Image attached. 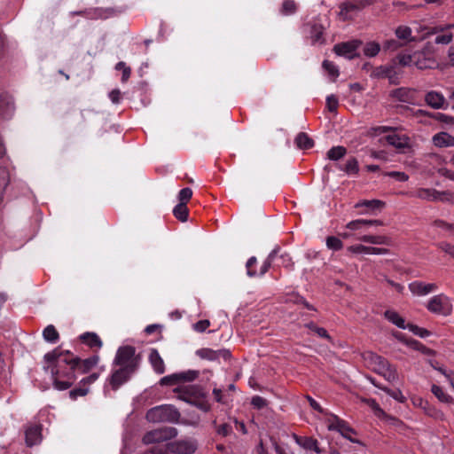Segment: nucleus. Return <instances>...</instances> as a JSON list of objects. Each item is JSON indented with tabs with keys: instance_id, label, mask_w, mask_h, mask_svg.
Returning <instances> with one entry per match:
<instances>
[{
	"instance_id": "nucleus-53",
	"label": "nucleus",
	"mask_w": 454,
	"mask_h": 454,
	"mask_svg": "<svg viewBox=\"0 0 454 454\" xmlns=\"http://www.w3.org/2000/svg\"><path fill=\"white\" fill-rule=\"evenodd\" d=\"M385 176L393 177L398 182H405L409 179V176L406 173L400 171L387 172Z\"/></svg>"
},
{
	"instance_id": "nucleus-2",
	"label": "nucleus",
	"mask_w": 454,
	"mask_h": 454,
	"mask_svg": "<svg viewBox=\"0 0 454 454\" xmlns=\"http://www.w3.org/2000/svg\"><path fill=\"white\" fill-rule=\"evenodd\" d=\"M279 252L280 247L277 246L263 261L259 272L253 269V267L257 263V258L255 256H251L246 262L247 275L249 278L262 277L272 266L273 261L277 256H279L282 266L289 267L293 265L290 255L286 253L279 254Z\"/></svg>"
},
{
	"instance_id": "nucleus-1",
	"label": "nucleus",
	"mask_w": 454,
	"mask_h": 454,
	"mask_svg": "<svg viewBox=\"0 0 454 454\" xmlns=\"http://www.w3.org/2000/svg\"><path fill=\"white\" fill-rule=\"evenodd\" d=\"M69 355H71L69 350H61L59 347L54 348L51 352L45 354L43 358L46 363H54V365L51 369L52 377H61L74 383L76 380L75 372H77V370L71 369V366L66 368L65 366L67 365L63 362L65 358H70Z\"/></svg>"
},
{
	"instance_id": "nucleus-17",
	"label": "nucleus",
	"mask_w": 454,
	"mask_h": 454,
	"mask_svg": "<svg viewBox=\"0 0 454 454\" xmlns=\"http://www.w3.org/2000/svg\"><path fill=\"white\" fill-rule=\"evenodd\" d=\"M14 102L10 95L0 96V115L4 118H10L14 113Z\"/></svg>"
},
{
	"instance_id": "nucleus-10",
	"label": "nucleus",
	"mask_w": 454,
	"mask_h": 454,
	"mask_svg": "<svg viewBox=\"0 0 454 454\" xmlns=\"http://www.w3.org/2000/svg\"><path fill=\"white\" fill-rule=\"evenodd\" d=\"M198 448V442L193 438H185L168 444V450L173 454H192Z\"/></svg>"
},
{
	"instance_id": "nucleus-51",
	"label": "nucleus",
	"mask_w": 454,
	"mask_h": 454,
	"mask_svg": "<svg viewBox=\"0 0 454 454\" xmlns=\"http://www.w3.org/2000/svg\"><path fill=\"white\" fill-rule=\"evenodd\" d=\"M192 196V191L191 188L186 187L182 189L178 193V199L180 200L179 203H184L186 205V203L190 200Z\"/></svg>"
},
{
	"instance_id": "nucleus-44",
	"label": "nucleus",
	"mask_w": 454,
	"mask_h": 454,
	"mask_svg": "<svg viewBox=\"0 0 454 454\" xmlns=\"http://www.w3.org/2000/svg\"><path fill=\"white\" fill-rule=\"evenodd\" d=\"M407 329H409L411 333H413L415 335H418L421 338H426L430 335V332L427 331L425 328H421L416 325L413 324H408Z\"/></svg>"
},
{
	"instance_id": "nucleus-22",
	"label": "nucleus",
	"mask_w": 454,
	"mask_h": 454,
	"mask_svg": "<svg viewBox=\"0 0 454 454\" xmlns=\"http://www.w3.org/2000/svg\"><path fill=\"white\" fill-rule=\"evenodd\" d=\"M358 239L363 242L374 244V245H385V246L392 245L391 238L385 236V235H364V236L358 238Z\"/></svg>"
},
{
	"instance_id": "nucleus-63",
	"label": "nucleus",
	"mask_w": 454,
	"mask_h": 454,
	"mask_svg": "<svg viewBox=\"0 0 454 454\" xmlns=\"http://www.w3.org/2000/svg\"><path fill=\"white\" fill-rule=\"evenodd\" d=\"M434 224L446 231H454V224L446 223L442 220H436L434 221Z\"/></svg>"
},
{
	"instance_id": "nucleus-25",
	"label": "nucleus",
	"mask_w": 454,
	"mask_h": 454,
	"mask_svg": "<svg viewBox=\"0 0 454 454\" xmlns=\"http://www.w3.org/2000/svg\"><path fill=\"white\" fill-rule=\"evenodd\" d=\"M386 140L390 145H393L396 149L409 147V138L405 136L401 137L396 134L387 135Z\"/></svg>"
},
{
	"instance_id": "nucleus-7",
	"label": "nucleus",
	"mask_w": 454,
	"mask_h": 454,
	"mask_svg": "<svg viewBox=\"0 0 454 454\" xmlns=\"http://www.w3.org/2000/svg\"><path fill=\"white\" fill-rule=\"evenodd\" d=\"M177 435V429L173 427H163L147 432L143 436L145 444L162 442L175 438Z\"/></svg>"
},
{
	"instance_id": "nucleus-55",
	"label": "nucleus",
	"mask_w": 454,
	"mask_h": 454,
	"mask_svg": "<svg viewBox=\"0 0 454 454\" xmlns=\"http://www.w3.org/2000/svg\"><path fill=\"white\" fill-rule=\"evenodd\" d=\"M251 404L256 409H262L267 405V401L263 397L260 395H255L252 397Z\"/></svg>"
},
{
	"instance_id": "nucleus-41",
	"label": "nucleus",
	"mask_w": 454,
	"mask_h": 454,
	"mask_svg": "<svg viewBox=\"0 0 454 454\" xmlns=\"http://www.w3.org/2000/svg\"><path fill=\"white\" fill-rule=\"evenodd\" d=\"M53 386L58 390H66L69 388L73 383L70 380H65L61 377H52Z\"/></svg>"
},
{
	"instance_id": "nucleus-54",
	"label": "nucleus",
	"mask_w": 454,
	"mask_h": 454,
	"mask_svg": "<svg viewBox=\"0 0 454 454\" xmlns=\"http://www.w3.org/2000/svg\"><path fill=\"white\" fill-rule=\"evenodd\" d=\"M436 200L443 201V202H453L454 194L449 191L439 192L438 196L436 197Z\"/></svg>"
},
{
	"instance_id": "nucleus-21",
	"label": "nucleus",
	"mask_w": 454,
	"mask_h": 454,
	"mask_svg": "<svg viewBox=\"0 0 454 454\" xmlns=\"http://www.w3.org/2000/svg\"><path fill=\"white\" fill-rule=\"evenodd\" d=\"M414 65L421 70L433 68L435 65V60L432 58H427L424 52L417 51L415 52Z\"/></svg>"
},
{
	"instance_id": "nucleus-3",
	"label": "nucleus",
	"mask_w": 454,
	"mask_h": 454,
	"mask_svg": "<svg viewBox=\"0 0 454 454\" xmlns=\"http://www.w3.org/2000/svg\"><path fill=\"white\" fill-rule=\"evenodd\" d=\"M177 398L190 403L203 411H208L210 405L207 401V395L203 388L199 385H189L175 389Z\"/></svg>"
},
{
	"instance_id": "nucleus-39",
	"label": "nucleus",
	"mask_w": 454,
	"mask_h": 454,
	"mask_svg": "<svg viewBox=\"0 0 454 454\" xmlns=\"http://www.w3.org/2000/svg\"><path fill=\"white\" fill-rule=\"evenodd\" d=\"M395 35L399 39H406L409 41H414L411 37V29L406 26H400L395 29Z\"/></svg>"
},
{
	"instance_id": "nucleus-58",
	"label": "nucleus",
	"mask_w": 454,
	"mask_h": 454,
	"mask_svg": "<svg viewBox=\"0 0 454 454\" xmlns=\"http://www.w3.org/2000/svg\"><path fill=\"white\" fill-rule=\"evenodd\" d=\"M210 325L207 319L200 320L193 325V329L199 333L204 332Z\"/></svg>"
},
{
	"instance_id": "nucleus-30",
	"label": "nucleus",
	"mask_w": 454,
	"mask_h": 454,
	"mask_svg": "<svg viewBox=\"0 0 454 454\" xmlns=\"http://www.w3.org/2000/svg\"><path fill=\"white\" fill-rule=\"evenodd\" d=\"M174 375L175 379L176 380V383L190 382L196 380L199 377L200 372L196 370H188L186 372L174 373Z\"/></svg>"
},
{
	"instance_id": "nucleus-35",
	"label": "nucleus",
	"mask_w": 454,
	"mask_h": 454,
	"mask_svg": "<svg viewBox=\"0 0 454 454\" xmlns=\"http://www.w3.org/2000/svg\"><path fill=\"white\" fill-rule=\"evenodd\" d=\"M380 51V45L376 42H368L364 47V54L369 58L375 57Z\"/></svg>"
},
{
	"instance_id": "nucleus-50",
	"label": "nucleus",
	"mask_w": 454,
	"mask_h": 454,
	"mask_svg": "<svg viewBox=\"0 0 454 454\" xmlns=\"http://www.w3.org/2000/svg\"><path fill=\"white\" fill-rule=\"evenodd\" d=\"M213 424L215 427L216 433L222 436H228L232 433L231 426L227 423L222 424L220 426H216V422L214 421Z\"/></svg>"
},
{
	"instance_id": "nucleus-14",
	"label": "nucleus",
	"mask_w": 454,
	"mask_h": 454,
	"mask_svg": "<svg viewBox=\"0 0 454 454\" xmlns=\"http://www.w3.org/2000/svg\"><path fill=\"white\" fill-rule=\"evenodd\" d=\"M196 355L201 359L208 361H215L220 357L223 358L224 360H228L231 357V352L225 348L214 350L211 348H203L196 350Z\"/></svg>"
},
{
	"instance_id": "nucleus-34",
	"label": "nucleus",
	"mask_w": 454,
	"mask_h": 454,
	"mask_svg": "<svg viewBox=\"0 0 454 454\" xmlns=\"http://www.w3.org/2000/svg\"><path fill=\"white\" fill-rule=\"evenodd\" d=\"M347 153L343 146H333L327 152V157L331 160H337L342 158Z\"/></svg>"
},
{
	"instance_id": "nucleus-40",
	"label": "nucleus",
	"mask_w": 454,
	"mask_h": 454,
	"mask_svg": "<svg viewBox=\"0 0 454 454\" xmlns=\"http://www.w3.org/2000/svg\"><path fill=\"white\" fill-rule=\"evenodd\" d=\"M323 68L328 73V74L333 77V80H335L339 76V70L337 67L329 60H324Z\"/></svg>"
},
{
	"instance_id": "nucleus-59",
	"label": "nucleus",
	"mask_w": 454,
	"mask_h": 454,
	"mask_svg": "<svg viewBox=\"0 0 454 454\" xmlns=\"http://www.w3.org/2000/svg\"><path fill=\"white\" fill-rule=\"evenodd\" d=\"M392 73L393 67H380L375 70V75L381 77H387Z\"/></svg>"
},
{
	"instance_id": "nucleus-16",
	"label": "nucleus",
	"mask_w": 454,
	"mask_h": 454,
	"mask_svg": "<svg viewBox=\"0 0 454 454\" xmlns=\"http://www.w3.org/2000/svg\"><path fill=\"white\" fill-rule=\"evenodd\" d=\"M437 288L435 284L432 283H423L420 281H414L411 284H409V289L410 291L418 296H423L430 294L431 292L434 291Z\"/></svg>"
},
{
	"instance_id": "nucleus-4",
	"label": "nucleus",
	"mask_w": 454,
	"mask_h": 454,
	"mask_svg": "<svg viewBox=\"0 0 454 454\" xmlns=\"http://www.w3.org/2000/svg\"><path fill=\"white\" fill-rule=\"evenodd\" d=\"M363 358L367 367L382 375L387 381L393 382L396 380V370L386 358L372 351H365L363 354Z\"/></svg>"
},
{
	"instance_id": "nucleus-5",
	"label": "nucleus",
	"mask_w": 454,
	"mask_h": 454,
	"mask_svg": "<svg viewBox=\"0 0 454 454\" xmlns=\"http://www.w3.org/2000/svg\"><path fill=\"white\" fill-rule=\"evenodd\" d=\"M140 362L141 356L136 354V348L133 346L127 345L117 349L114 364L136 372L139 367Z\"/></svg>"
},
{
	"instance_id": "nucleus-56",
	"label": "nucleus",
	"mask_w": 454,
	"mask_h": 454,
	"mask_svg": "<svg viewBox=\"0 0 454 454\" xmlns=\"http://www.w3.org/2000/svg\"><path fill=\"white\" fill-rule=\"evenodd\" d=\"M348 250L354 254H369L370 247H366L364 245H355L348 247Z\"/></svg>"
},
{
	"instance_id": "nucleus-45",
	"label": "nucleus",
	"mask_w": 454,
	"mask_h": 454,
	"mask_svg": "<svg viewBox=\"0 0 454 454\" xmlns=\"http://www.w3.org/2000/svg\"><path fill=\"white\" fill-rule=\"evenodd\" d=\"M381 389L399 403H404L406 400L400 389H390L386 387Z\"/></svg>"
},
{
	"instance_id": "nucleus-8",
	"label": "nucleus",
	"mask_w": 454,
	"mask_h": 454,
	"mask_svg": "<svg viewBox=\"0 0 454 454\" xmlns=\"http://www.w3.org/2000/svg\"><path fill=\"white\" fill-rule=\"evenodd\" d=\"M69 357L70 358H65L63 362L67 366H71V369H76L78 372L82 374L89 372L99 361V356L98 355H94L86 359H81L71 353Z\"/></svg>"
},
{
	"instance_id": "nucleus-26",
	"label": "nucleus",
	"mask_w": 454,
	"mask_h": 454,
	"mask_svg": "<svg viewBox=\"0 0 454 454\" xmlns=\"http://www.w3.org/2000/svg\"><path fill=\"white\" fill-rule=\"evenodd\" d=\"M324 27L320 23H313L310 26V37L313 43L322 44L325 40L323 38Z\"/></svg>"
},
{
	"instance_id": "nucleus-47",
	"label": "nucleus",
	"mask_w": 454,
	"mask_h": 454,
	"mask_svg": "<svg viewBox=\"0 0 454 454\" xmlns=\"http://www.w3.org/2000/svg\"><path fill=\"white\" fill-rule=\"evenodd\" d=\"M326 246L329 249L338 251L342 247V242L340 239L330 236L326 239Z\"/></svg>"
},
{
	"instance_id": "nucleus-18",
	"label": "nucleus",
	"mask_w": 454,
	"mask_h": 454,
	"mask_svg": "<svg viewBox=\"0 0 454 454\" xmlns=\"http://www.w3.org/2000/svg\"><path fill=\"white\" fill-rule=\"evenodd\" d=\"M425 101L432 108L440 109L443 107L445 98L441 93L432 90L426 94Z\"/></svg>"
},
{
	"instance_id": "nucleus-15",
	"label": "nucleus",
	"mask_w": 454,
	"mask_h": 454,
	"mask_svg": "<svg viewBox=\"0 0 454 454\" xmlns=\"http://www.w3.org/2000/svg\"><path fill=\"white\" fill-rule=\"evenodd\" d=\"M390 97L400 102L414 104L416 93L411 89L402 87L393 90L390 92Z\"/></svg>"
},
{
	"instance_id": "nucleus-9",
	"label": "nucleus",
	"mask_w": 454,
	"mask_h": 454,
	"mask_svg": "<svg viewBox=\"0 0 454 454\" xmlns=\"http://www.w3.org/2000/svg\"><path fill=\"white\" fill-rule=\"evenodd\" d=\"M328 430L330 431H337L339 432L344 438L349 440L352 442L359 443L362 442L352 438L348 434H356V431L349 427V425L343 419H340L336 415H331V418L328 419Z\"/></svg>"
},
{
	"instance_id": "nucleus-29",
	"label": "nucleus",
	"mask_w": 454,
	"mask_h": 454,
	"mask_svg": "<svg viewBox=\"0 0 454 454\" xmlns=\"http://www.w3.org/2000/svg\"><path fill=\"white\" fill-rule=\"evenodd\" d=\"M384 316L389 322L395 325L397 327L406 329L407 325H405L404 319L397 312L394 310H386Z\"/></svg>"
},
{
	"instance_id": "nucleus-27",
	"label": "nucleus",
	"mask_w": 454,
	"mask_h": 454,
	"mask_svg": "<svg viewBox=\"0 0 454 454\" xmlns=\"http://www.w3.org/2000/svg\"><path fill=\"white\" fill-rule=\"evenodd\" d=\"M296 442L306 450H312L319 454L322 450L318 447V442L316 439L311 437L296 438Z\"/></svg>"
},
{
	"instance_id": "nucleus-38",
	"label": "nucleus",
	"mask_w": 454,
	"mask_h": 454,
	"mask_svg": "<svg viewBox=\"0 0 454 454\" xmlns=\"http://www.w3.org/2000/svg\"><path fill=\"white\" fill-rule=\"evenodd\" d=\"M297 10L296 4L294 0H285L282 4L280 12L283 15L294 14Z\"/></svg>"
},
{
	"instance_id": "nucleus-33",
	"label": "nucleus",
	"mask_w": 454,
	"mask_h": 454,
	"mask_svg": "<svg viewBox=\"0 0 454 454\" xmlns=\"http://www.w3.org/2000/svg\"><path fill=\"white\" fill-rule=\"evenodd\" d=\"M417 196L422 200L436 201V197L438 196V191L435 189L421 188V189L418 190Z\"/></svg>"
},
{
	"instance_id": "nucleus-61",
	"label": "nucleus",
	"mask_w": 454,
	"mask_h": 454,
	"mask_svg": "<svg viewBox=\"0 0 454 454\" xmlns=\"http://www.w3.org/2000/svg\"><path fill=\"white\" fill-rule=\"evenodd\" d=\"M438 247L443 252L447 253L448 254L454 258V245H451L447 242H441L438 244Z\"/></svg>"
},
{
	"instance_id": "nucleus-36",
	"label": "nucleus",
	"mask_w": 454,
	"mask_h": 454,
	"mask_svg": "<svg viewBox=\"0 0 454 454\" xmlns=\"http://www.w3.org/2000/svg\"><path fill=\"white\" fill-rule=\"evenodd\" d=\"M431 391L442 403H448L452 401V397L446 394L444 390L437 385H433L431 387Z\"/></svg>"
},
{
	"instance_id": "nucleus-62",
	"label": "nucleus",
	"mask_w": 454,
	"mask_h": 454,
	"mask_svg": "<svg viewBox=\"0 0 454 454\" xmlns=\"http://www.w3.org/2000/svg\"><path fill=\"white\" fill-rule=\"evenodd\" d=\"M346 227L351 231H356L364 228L362 219L351 221L347 224Z\"/></svg>"
},
{
	"instance_id": "nucleus-11",
	"label": "nucleus",
	"mask_w": 454,
	"mask_h": 454,
	"mask_svg": "<svg viewBox=\"0 0 454 454\" xmlns=\"http://www.w3.org/2000/svg\"><path fill=\"white\" fill-rule=\"evenodd\" d=\"M361 44L362 42L360 40L340 43L334 45L333 51L339 56H343L348 59H352L358 56L356 51Z\"/></svg>"
},
{
	"instance_id": "nucleus-52",
	"label": "nucleus",
	"mask_w": 454,
	"mask_h": 454,
	"mask_svg": "<svg viewBox=\"0 0 454 454\" xmlns=\"http://www.w3.org/2000/svg\"><path fill=\"white\" fill-rule=\"evenodd\" d=\"M402 44L395 39L387 40L383 45L384 51H394L400 48Z\"/></svg>"
},
{
	"instance_id": "nucleus-48",
	"label": "nucleus",
	"mask_w": 454,
	"mask_h": 454,
	"mask_svg": "<svg viewBox=\"0 0 454 454\" xmlns=\"http://www.w3.org/2000/svg\"><path fill=\"white\" fill-rule=\"evenodd\" d=\"M339 106V100L333 94L327 96L326 98V107L329 112L336 113Z\"/></svg>"
},
{
	"instance_id": "nucleus-20",
	"label": "nucleus",
	"mask_w": 454,
	"mask_h": 454,
	"mask_svg": "<svg viewBox=\"0 0 454 454\" xmlns=\"http://www.w3.org/2000/svg\"><path fill=\"white\" fill-rule=\"evenodd\" d=\"M149 361L154 370V372L158 374H162L165 372V364L163 359L160 356L157 349L153 348L149 354Z\"/></svg>"
},
{
	"instance_id": "nucleus-49",
	"label": "nucleus",
	"mask_w": 454,
	"mask_h": 454,
	"mask_svg": "<svg viewBox=\"0 0 454 454\" xmlns=\"http://www.w3.org/2000/svg\"><path fill=\"white\" fill-rule=\"evenodd\" d=\"M88 393H89V388L83 385H80V387H75L69 392V396H70V398L74 400L78 396L86 395Z\"/></svg>"
},
{
	"instance_id": "nucleus-23",
	"label": "nucleus",
	"mask_w": 454,
	"mask_h": 454,
	"mask_svg": "<svg viewBox=\"0 0 454 454\" xmlns=\"http://www.w3.org/2000/svg\"><path fill=\"white\" fill-rule=\"evenodd\" d=\"M25 434L27 445L32 447L37 444L41 440V427L38 426L29 427L26 430Z\"/></svg>"
},
{
	"instance_id": "nucleus-19",
	"label": "nucleus",
	"mask_w": 454,
	"mask_h": 454,
	"mask_svg": "<svg viewBox=\"0 0 454 454\" xmlns=\"http://www.w3.org/2000/svg\"><path fill=\"white\" fill-rule=\"evenodd\" d=\"M79 338L83 343H85L90 348H96L99 349L103 346L102 340H100L99 336L95 333L86 332L81 334Z\"/></svg>"
},
{
	"instance_id": "nucleus-12",
	"label": "nucleus",
	"mask_w": 454,
	"mask_h": 454,
	"mask_svg": "<svg viewBox=\"0 0 454 454\" xmlns=\"http://www.w3.org/2000/svg\"><path fill=\"white\" fill-rule=\"evenodd\" d=\"M427 309L432 313L448 315L450 312L449 300L444 295H434L427 305Z\"/></svg>"
},
{
	"instance_id": "nucleus-24",
	"label": "nucleus",
	"mask_w": 454,
	"mask_h": 454,
	"mask_svg": "<svg viewBox=\"0 0 454 454\" xmlns=\"http://www.w3.org/2000/svg\"><path fill=\"white\" fill-rule=\"evenodd\" d=\"M433 142L438 147L454 146V137L446 132H440L433 137Z\"/></svg>"
},
{
	"instance_id": "nucleus-64",
	"label": "nucleus",
	"mask_w": 454,
	"mask_h": 454,
	"mask_svg": "<svg viewBox=\"0 0 454 454\" xmlns=\"http://www.w3.org/2000/svg\"><path fill=\"white\" fill-rule=\"evenodd\" d=\"M160 384L161 386H167V385H175L176 383V380L175 379V375H168L160 379Z\"/></svg>"
},
{
	"instance_id": "nucleus-13",
	"label": "nucleus",
	"mask_w": 454,
	"mask_h": 454,
	"mask_svg": "<svg viewBox=\"0 0 454 454\" xmlns=\"http://www.w3.org/2000/svg\"><path fill=\"white\" fill-rule=\"evenodd\" d=\"M134 373L135 372L123 367H119L113 371L109 379V383L113 390H117L122 384L126 383Z\"/></svg>"
},
{
	"instance_id": "nucleus-42",
	"label": "nucleus",
	"mask_w": 454,
	"mask_h": 454,
	"mask_svg": "<svg viewBox=\"0 0 454 454\" xmlns=\"http://www.w3.org/2000/svg\"><path fill=\"white\" fill-rule=\"evenodd\" d=\"M348 174H357L359 170L358 162L356 158L348 160L345 167L342 168Z\"/></svg>"
},
{
	"instance_id": "nucleus-6",
	"label": "nucleus",
	"mask_w": 454,
	"mask_h": 454,
	"mask_svg": "<svg viewBox=\"0 0 454 454\" xmlns=\"http://www.w3.org/2000/svg\"><path fill=\"white\" fill-rule=\"evenodd\" d=\"M145 418L153 423H176L180 419V412L174 405L163 404L150 409L146 412Z\"/></svg>"
},
{
	"instance_id": "nucleus-28",
	"label": "nucleus",
	"mask_w": 454,
	"mask_h": 454,
	"mask_svg": "<svg viewBox=\"0 0 454 454\" xmlns=\"http://www.w3.org/2000/svg\"><path fill=\"white\" fill-rule=\"evenodd\" d=\"M295 144L298 148L307 150L314 145V141L306 133L300 132L295 137Z\"/></svg>"
},
{
	"instance_id": "nucleus-43",
	"label": "nucleus",
	"mask_w": 454,
	"mask_h": 454,
	"mask_svg": "<svg viewBox=\"0 0 454 454\" xmlns=\"http://www.w3.org/2000/svg\"><path fill=\"white\" fill-rule=\"evenodd\" d=\"M415 52L413 54L399 53L396 56L398 63L403 67L410 66L411 63L414 64Z\"/></svg>"
},
{
	"instance_id": "nucleus-37",
	"label": "nucleus",
	"mask_w": 454,
	"mask_h": 454,
	"mask_svg": "<svg viewBox=\"0 0 454 454\" xmlns=\"http://www.w3.org/2000/svg\"><path fill=\"white\" fill-rule=\"evenodd\" d=\"M340 15L343 16L344 19L348 18V13L359 9V7L356 4H354V2H350V1L342 3L340 5Z\"/></svg>"
},
{
	"instance_id": "nucleus-60",
	"label": "nucleus",
	"mask_w": 454,
	"mask_h": 454,
	"mask_svg": "<svg viewBox=\"0 0 454 454\" xmlns=\"http://www.w3.org/2000/svg\"><path fill=\"white\" fill-rule=\"evenodd\" d=\"M309 329H311L312 331L317 333V334L318 336L325 338V339L330 338L329 334L327 333V331L325 328L318 327V326L315 325L314 324L309 325Z\"/></svg>"
},
{
	"instance_id": "nucleus-31",
	"label": "nucleus",
	"mask_w": 454,
	"mask_h": 454,
	"mask_svg": "<svg viewBox=\"0 0 454 454\" xmlns=\"http://www.w3.org/2000/svg\"><path fill=\"white\" fill-rule=\"evenodd\" d=\"M43 339L51 343H55L59 339V334L54 325H49L46 326L43 332Z\"/></svg>"
},
{
	"instance_id": "nucleus-46",
	"label": "nucleus",
	"mask_w": 454,
	"mask_h": 454,
	"mask_svg": "<svg viewBox=\"0 0 454 454\" xmlns=\"http://www.w3.org/2000/svg\"><path fill=\"white\" fill-rule=\"evenodd\" d=\"M384 206V202L379 200H363L362 202H359L356 205V207H366L372 209L375 208H381Z\"/></svg>"
},
{
	"instance_id": "nucleus-57",
	"label": "nucleus",
	"mask_w": 454,
	"mask_h": 454,
	"mask_svg": "<svg viewBox=\"0 0 454 454\" xmlns=\"http://www.w3.org/2000/svg\"><path fill=\"white\" fill-rule=\"evenodd\" d=\"M452 40V34L439 35L435 37L434 43L437 44H449Z\"/></svg>"
},
{
	"instance_id": "nucleus-32",
	"label": "nucleus",
	"mask_w": 454,
	"mask_h": 454,
	"mask_svg": "<svg viewBox=\"0 0 454 454\" xmlns=\"http://www.w3.org/2000/svg\"><path fill=\"white\" fill-rule=\"evenodd\" d=\"M188 208L184 203H178L173 209V214L181 222H186L188 218Z\"/></svg>"
}]
</instances>
